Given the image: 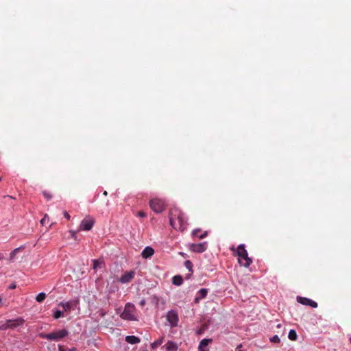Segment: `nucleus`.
<instances>
[{
    "label": "nucleus",
    "mask_w": 351,
    "mask_h": 351,
    "mask_svg": "<svg viewBox=\"0 0 351 351\" xmlns=\"http://www.w3.org/2000/svg\"><path fill=\"white\" fill-rule=\"evenodd\" d=\"M170 225L176 230L183 231L186 228V223L184 220V215L180 212L170 214Z\"/></svg>",
    "instance_id": "f257e3e1"
},
{
    "label": "nucleus",
    "mask_w": 351,
    "mask_h": 351,
    "mask_svg": "<svg viewBox=\"0 0 351 351\" xmlns=\"http://www.w3.org/2000/svg\"><path fill=\"white\" fill-rule=\"evenodd\" d=\"M238 256V261L240 265L248 267L252 263V260L248 256L247 250L244 244H240L236 250Z\"/></svg>",
    "instance_id": "f03ea898"
},
{
    "label": "nucleus",
    "mask_w": 351,
    "mask_h": 351,
    "mask_svg": "<svg viewBox=\"0 0 351 351\" xmlns=\"http://www.w3.org/2000/svg\"><path fill=\"white\" fill-rule=\"evenodd\" d=\"M68 335L69 331L66 329H61L52 331L51 332L47 334L41 332L39 334V336L43 339L58 341L64 339Z\"/></svg>",
    "instance_id": "7ed1b4c3"
},
{
    "label": "nucleus",
    "mask_w": 351,
    "mask_h": 351,
    "mask_svg": "<svg viewBox=\"0 0 351 351\" xmlns=\"http://www.w3.org/2000/svg\"><path fill=\"white\" fill-rule=\"evenodd\" d=\"M135 306L131 303H127L125 306L123 312L121 313V317L127 320H136L134 315Z\"/></svg>",
    "instance_id": "20e7f679"
},
{
    "label": "nucleus",
    "mask_w": 351,
    "mask_h": 351,
    "mask_svg": "<svg viewBox=\"0 0 351 351\" xmlns=\"http://www.w3.org/2000/svg\"><path fill=\"white\" fill-rule=\"evenodd\" d=\"M25 323L24 319L18 317L15 319H8L5 324L2 325L0 329L15 328L22 326Z\"/></svg>",
    "instance_id": "39448f33"
},
{
    "label": "nucleus",
    "mask_w": 351,
    "mask_h": 351,
    "mask_svg": "<svg viewBox=\"0 0 351 351\" xmlns=\"http://www.w3.org/2000/svg\"><path fill=\"white\" fill-rule=\"evenodd\" d=\"M95 224V219L93 217L88 215L84 218L81 221L79 230L89 231L92 229Z\"/></svg>",
    "instance_id": "423d86ee"
},
{
    "label": "nucleus",
    "mask_w": 351,
    "mask_h": 351,
    "mask_svg": "<svg viewBox=\"0 0 351 351\" xmlns=\"http://www.w3.org/2000/svg\"><path fill=\"white\" fill-rule=\"evenodd\" d=\"M149 206L154 212L158 213L163 211L165 207L164 202L158 198L150 200Z\"/></svg>",
    "instance_id": "0eeeda50"
},
{
    "label": "nucleus",
    "mask_w": 351,
    "mask_h": 351,
    "mask_svg": "<svg viewBox=\"0 0 351 351\" xmlns=\"http://www.w3.org/2000/svg\"><path fill=\"white\" fill-rule=\"evenodd\" d=\"M178 315L176 311L171 310L167 313V320L171 327H176L178 322Z\"/></svg>",
    "instance_id": "6e6552de"
},
{
    "label": "nucleus",
    "mask_w": 351,
    "mask_h": 351,
    "mask_svg": "<svg viewBox=\"0 0 351 351\" xmlns=\"http://www.w3.org/2000/svg\"><path fill=\"white\" fill-rule=\"evenodd\" d=\"M207 249V243H191L189 245V250L197 253H202Z\"/></svg>",
    "instance_id": "1a4fd4ad"
},
{
    "label": "nucleus",
    "mask_w": 351,
    "mask_h": 351,
    "mask_svg": "<svg viewBox=\"0 0 351 351\" xmlns=\"http://www.w3.org/2000/svg\"><path fill=\"white\" fill-rule=\"evenodd\" d=\"M297 301L303 304V305H306V306H310L313 308H317V303L315 302V301H313L311 299H308L307 298H304V297H301V296H298L297 297Z\"/></svg>",
    "instance_id": "9d476101"
},
{
    "label": "nucleus",
    "mask_w": 351,
    "mask_h": 351,
    "mask_svg": "<svg viewBox=\"0 0 351 351\" xmlns=\"http://www.w3.org/2000/svg\"><path fill=\"white\" fill-rule=\"evenodd\" d=\"M134 277V272L130 271L123 274L120 278V282L122 283H128L130 282Z\"/></svg>",
    "instance_id": "9b49d317"
},
{
    "label": "nucleus",
    "mask_w": 351,
    "mask_h": 351,
    "mask_svg": "<svg viewBox=\"0 0 351 351\" xmlns=\"http://www.w3.org/2000/svg\"><path fill=\"white\" fill-rule=\"evenodd\" d=\"M212 339H202L199 345V351H208V343L212 341Z\"/></svg>",
    "instance_id": "f8f14e48"
},
{
    "label": "nucleus",
    "mask_w": 351,
    "mask_h": 351,
    "mask_svg": "<svg viewBox=\"0 0 351 351\" xmlns=\"http://www.w3.org/2000/svg\"><path fill=\"white\" fill-rule=\"evenodd\" d=\"M208 293V289L202 288L198 291L197 295L194 300L195 303H198L201 299L205 298Z\"/></svg>",
    "instance_id": "ddd939ff"
},
{
    "label": "nucleus",
    "mask_w": 351,
    "mask_h": 351,
    "mask_svg": "<svg viewBox=\"0 0 351 351\" xmlns=\"http://www.w3.org/2000/svg\"><path fill=\"white\" fill-rule=\"evenodd\" d=\"M154 254V250L149 246L146 247L142 252L141 256L144 258L151 257Z\"/></svg>",
    "instance_id": "4468645a"
},
{
    "label": "nucleus",
    "mask_w": 351,
    "mask_h": 351,
    "mask_svg": "<svg viewBox=\"0 0 351 351\" xmlns=\"http://www.w3.org/2000/svg\"><path fill=\"white\" fill-rule=\"evenodd\" d=\"M125 341L131 344H135L140 342V339L137 337L131 335V336H127L125 337Z\"/></svg>",
    "instance_id": "2eb2a0df"
},
{
    "label": "nucleus",
    "mask_w": 351,
    "mask_h": 351,
    "mask_svg": "<svg viewBox=\"0 0 351 351\" xmlns=\"http://www.w3.org/2000/svg\"><path fill=\"white\" fill-rule=\"evenodd\" d=\"M172 282L173 285L180 286L183 283V279L181 276H175L172 278Z\"/></svg>",
    "instance_id": "dca6fc26"
},
{
    "label": "nucleus",
    "mask_w": 351,
    "mask_h": 351,
    "mask_svg": "<svg viewBox=\"0 0 351 351\" xmlns=\"http://www.w3.org/2000/svg\"><path fill=\"white\" fill-rule=\"evenodd\" d=\"M166 350L167 351H176L177 350V346L172 341H168L165 345Z\"/></svg>",
    "instance_id": "f3484780"
},
{
    "label": "nucleus",
    "mask_w": 351,
    "mask_h": 351,
    "mask_svg": "<svg viewBox=\"0 0 351 351\" xmlns=\"http://www.w3.org/2000/svg\"><path fill=\"white\" fill-rule=\"evenodd\" d=\"M59 306L62 307L64 312L70 311L71 309V304L69 302H60Z\"/></svg>",
    "instance_id": "a211bd4d"
},
{
    "label": "nucleus",
    "mask_w": 351,
    "mask_h": 351,
    "mask_svg": "<svg viewBox=\"0 0 351 351\" xmlns=\"http://www.w3.org/2000/svg\"><path fill=\"white\" fill-rule=\"evenodd\" d=\"M53 317L54 319H59L64 317V311L56 309L53 311Z\"/></svg>",
    "instance_id": "6ab92c4d"
},
{
    "label": "nucleus",
    "mask_w": 351,
    "mask_h": 351,
    "mask_svg": "<svg viewBox=\"0 0 351 351\" xmlns=\"http://www.w3.org/2000/svg\"><path fill=\"white\" fill-rule=\"evenodd\" d=\"M288 337L291 341H295L298 338L296 331L295 330H291L289 332Z\"/></svg>",
    "instance_id": "aec40b11"
},
{
    "label": "nucleus",
    "mask_w": 351,
    "mask_h": 351,
    "mask_svg": "<svg viewBox=\"0 0 351 351\" xmlns=\"http://www.w3.org/2000/svg\"><path fill=\"white\" fill-rule=\"evenodd\" d=\"M93 269L94 270H97V268L101 267V264H103L102 261H99V260L94 259L93 260Z\"/></svg>",
    "instance_id": "412c9836"
},
{
    "label": "nucleus",
    "mask_w": 351,
    "mask_h": 351,
    "mask_svg": "<svg viewBox=\"0 0 351 351\" xmlns=\"http://www.w3.org/2000/svg\"><path fill=\"white\" fill-rule=\"evenodd\" d=\"M198 232H199V229L194 230L192 232L193 236L198 237L199 239H203L207 235V232H205L204 233L202 234L201 235H198Z\"/></svg>",
    "instance_id": "4be33fe9"
},
{
    "label": "nucleus",
    "mask_w": 351,
    "mask_h": 351,
    "mask_svg": "<svg viewBox=\"0 0 351 351\" xmlns=\"http://www.w3.org/2000/svg\"><path fill=\"white\" fill-rule=\"evenodd\" d=\"M46 298V294L45 293H40L37 295L36 300L38 302H42Z\"/></svg>",
    "instance_id": "5701e85b"
},
{
    "label": "nucleus",
    "mask_w": 351,
    "mask_h": 351,
    "mask_svg": "<svg viewBox=\"0 0 351 351\" xmlns=\"http://www.w3.org/2000/svg\"><path fill=\"white\" fill-rule=\"evenodd\" d=\"M49 220V216L47 214H45V216L43 217V218L40 220V223L43 226H45L46 224L48 223Z\"/></svg>",
    "instance_id": "b1692460"
},
{
    "label": "nucleus",
    "mask_w": 351,
    "mask_h": 351,
    "mask_svg": "<svg viewBox=\"0 0 351 351\" xmlns=\"http://www.w3.org/2000/svg\"><path fill=\"white\" fill-rule=\"evenodd\" d=\"M162 339L155 341L154 343H152V348H156L158 346H160L162 344Z\"/></svg>",
    "instance_id": "393cba45"
},
{
    "label": "nucleus",
    "mask_w": 351,
    "mask_h": 351,
    "mask_svg": "<svg viewBox=\"0 0 351 351\" xmlns=\"http://www.w3.org/2000/svg\"><path fill=\"white\" fill-rule=\"evenodd\" d=\"M184 265L189 271H192L193 264L190 261H186L184 262Z\"/></svg>",
    "instance_id": "a878e982"
},
{
    "label": "nucleus",
    "mask_w": 351,
    "mask_h": 351,
    "mask_svg": "<svg viewBox=\"0 0 351 351\" xmlns=\"http://www.w3.org/2000/svg\"><path fill=\"white\" fill-rule=\"evenodd\" d=\"M43 195L47 200H50L52 197V195L50 194V193L47 191H43Z\"/></svg>",
    "instance_id": "bb28decb"
},
{
    "label": "nucleus",
    "mask_w": 351,
    "mask_h": 351,
    "mask_svg": "<svg viewBox=\"0 0 351 351\" xmlns=\"http://www.w3.org/2000/svg\"><path fill=\"white\" fill-rule=\"evenodd\" d=\"M270 341L273 343H279L280 339L278 335H274L271 338H270Z\"/></svg>",
    "instance_id": "cd10ccee"
},
{
    "label": "nucleus",
    "mask_w": 351,
    "mask_h": 351,
    "mask_svg": "<svg viewBox=\"0 0 351 351\" xmlns=\"http://www.w3.org/2000/svg\"><path fill=\"white\" fill-rule=\"evenodd\" d=\"M19 251V248H16L14 249L11 253H10V260H12L14 256H16V254H17V252Z\"/></svg>",
    "instance_id": "c85d7f7f"
},
{
    "label": "nucleus",
    "mask_w": 351,
    "mask_h": 351,
    "mask_svg": "<svg viewBox=\"0 0 351 351\" xmlns=\"http://www.w3.org/2000/svg\"><path fill=\"white\" fill-rule=\"evenodd\" d=\"M69 233L71 234V238H73V239L76 240V239H77L76 232L74 231V230H70Z\"/></svg>",
    "instance_id": "c756f323"
},
{
    "label": "nucleus",
    "mask_w": 351,
    "mask_h": 351,
    "mask_svg": "<svg viewBox=\"0 0 351 351\" xmlns=\"http://www.w3.org/2000/svg\"><path fill=\"white\" fill-rule=\"evenodd\" d=\"M137 216L139 217H145L146 216V214L143 211H138L137 213Z\"/></svg>",
    "instance_id": "7c9ffc66"
},
{
    "label": "nucleus",
    "mask_w": 351,
    "mask_h": 351,
    "mask_svg": "<svg viewBox=\"0 0 351 351\" xmlns=\"http://www.w3.org/2000/svg\"><path fill=\"white\" fill-rule=\"evenodd\" d=\"M63 214L65 218H66L67 219H70V215L66 211H64Z\"/></svg>",
    "instance_id": "2f4dec72"
},
{
    "label": "nucleus",
    "mask_w": 351,
    "mask_h": 351,
    "mask_svg": "<svg viewBox=\"0 0 351 351\" xmlns=\"http://www.w3.org/2000/svg\"><path fill=\"white\" fill-rule=\"evenodd\" d=\"M145 303H146V301H145V300L143 299L140 302L139 304H140V306H143L145 304Z\"/></svg>",
    "instance_id": "473e14b6"
},
{
    "label": "nucleus",
    "mask_w": 351,
    "mask_h": 351,
    "mask_svg": "<svg viewBox=\"0 0 351 351\" xmlns=\"http://www.w3.org/2000/svg\"><path fill=\"white\" fill-rule=\"evenodd\" d=\"M58 350L59 351H65L64 347L62 346H60V345L58 346Z\"/></svg>",
    "instance_id": "72a5a7b5"
},
{
    "label": "nucleus",
    "mask_w": 351,
    "mask_h": 351,
    "mask_svg": "<svg viewBox=\"0 0 351 351\" xmlns=\"http://www.w3.org/2000/svg\"><path fill=\"white\" fill-rule=\"evenodd\" d=\"M16 288V285H12L10 286V289H15Z\"/></svg>",
    "instance_id": "f704fd0d"
},
{
    "label": "nucleus",
    "mask_w": 351,
    "mask_h": 351,
    "mask_svg": "<svg viewBox=\"0 0 351 351\" xmlns=\"http://www.w3.org/2000/svg\"><path fill=\"white\" fill-rule=\"evenodd\" d=\"M241 345H239V346L237 348V350L238 351H241V350H240V349H241Z\"/></svg>",
    "instance_id": "c9c22d12"
},
{
    "label": "nucleus",
    "mask_w": 351,
    "mask_h": 351,
    "mask_svg": "<svg viewBox=\"0 0 351 351\" xmlns=\"http://www.w3.org/2000/svg\"><path fill=\"white\" fill-rule=\"evenodd\" d=\"M230 250H231V251H235V248H234V247H232L230 248Z\"/></svg>",
    "instance_id": "e433bc0d"
},
{
    "label": "nucleus",
    "mask_w": 351,
    "mask_h": 351,
    "mask_svg": "<svg viewBox=\"0 0 351 351\" xmlns=\"http://www.w3.org/2000/svg\"><path fill=\"white\" fill-rule=\"evenodd\" d=\"M3 256L1 254H0V261H1V259H3Z\"/></svg>",
    "instance_id": "4c0bfd02"
},
{
    "label": "nucleus",
    "mask_w": 351,
    "mask_h": 351,
    "mask_svg": "<svg viewBox=\"0 0 351 351\" xmlns=\"http://www.w3.org/2000/svg\"><path fill=\"white\" fill-rule=\"evenodd\" d=\"M104 195L106 196V195H108L107 191H105L104 192Z\"/></svg>",
    "instance_id": "58836bf2"
},
{
    "label": "nucleus",
    "mask_w": 351,
    "mask_h": 351,
    "mask_svg": "<svg viewBox=\"0 0 351 351\" xmlns=\"http://www.w3.org/2000/svg\"><path fill=\"white\" fill-rule=\"evenodd\" d=\"M202 332V329L199 330L198 332L199 334H201Z\"/></svg>",
    "instance_id": "ea45409f"
},
{
    "label": "nucleus",
    "mask_w": 351,
    "mask_h": 351,
    "mask_svg": "<svg viewBox=\"0 0 351 351\" xmlns=\"http://www.w3.org/2000/svg\"><path fill=\"white\" fill-rule=\"evenodd\" d=\"M277 327H278V328L281 327V324H278L277 325Z\"/></svg>",
    "instance_id": "a19ab883"
},
{
    "label": "nucleus",
    "mask_w": 351,
    "mask_h": 351,
    "mask_svg": "<svg viewBox=\"0 0 351 351\" xmlns=\"http://www.w3.org/2000/svg\"><path fill=\"white\" fill-rule=\"evenodd\" d=\"M350 343H351V337L350 338Z\"/></svg>",
    "instance_id": "79ce46f5"
},
{
    "label": "nucleus",
    "mask_w": 351,
    "mask_h": 351,
    "mask_svg": "<svg viewBox=\"0 0 351 351\" xmlns=\"http://www.w3.org/2000/svg\"><path fill=\"white\" fill-rule=\"evenodd\" d=\"M1 302V298H0V302Z\"/></svg>",
    "instance_id": "37998d69"
},
{
    "label": "nucleus",
    "mask_w": 351,
    "mask_h": 351,
    "mask_svg": "<svg viewBox=\"0 0 351 351\" xmlns=\"http://www.w3.org/2000/svg\"><path fill=\"white\" fill-rule=\"evenodd\" d=\"M143 351H148V350H143Z\"/></svg>",
    "instance_id": "c03bdc74"
}]
</instances>
